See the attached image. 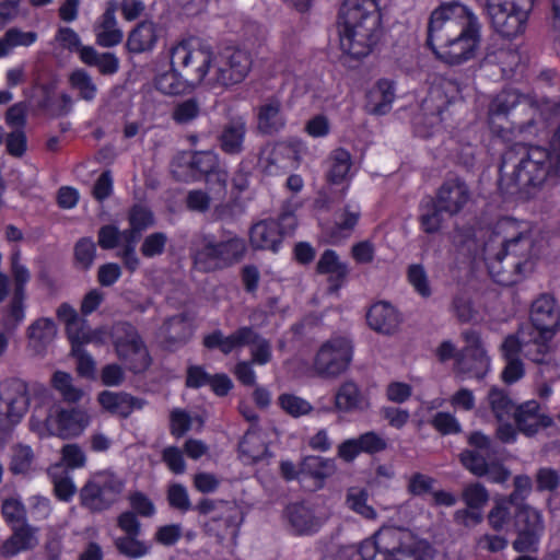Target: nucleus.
I'll list each match as a JSON object with an SVG mask.
<instances>
[{
	"instance_id": "obj_1",
	"label": "nucleus",
	"mask_w": 560,
	"mask_h": 560,
	"mask_svg": "<svg viewBox=\"0 0 560 560\" xmlns=\"http://www.w3.org/2000/svg\"><path fill=\"white\" fill-rule=\"evenodd\" d=\"M534 241L526 226L512 218H503L483 246L490 275L503 285L515 283L532 271Z\"/></svg>"
},
{
	"instance_id": "obj_2",
	"label": "nucleus",
	"mask_w": 560,
	"mask_h": 560,
	"mask_svg": "<svg viewBox=\"0 0 560 560\" xmlns=\"http://www.w3.org/2000/svg\"><path fill=\"white\" fill-rule=\"evenodd\" d=\"M499 186L506 192L524 191L560 179V159L540 145L514 143L502 154Z\"/></svg>"
},
{
	"instance_id": "obj_3",
	"label": "nucleus",
	"mask_w": 560,
	"mask_h": 560,
	"mask_svg": "<svg viewBox=\"0 0 560 560\" xmlns=\"http://www.w3.org/2000/svg\"><path fill=\"white\" fill-rule=\"evenodd\" d=\"M435 549L425 539L416 537L401 527L386 526L378 529L359 547L338 548L336 560H434Z\"/></svg>"
},
{
	"instance_id": "obj_4",
	"label": "nucleus",
	"mask_w": 560,
	"mask_h": 560,
	"mask_svg": "<svg viewBox=\"0 0 560 560\" xmlns=\"http://www.w3.org/2000/svg\"><path fill=\"white\" fill-rule=\"evenodd\" d=\"M339 18L342 23V51L355 59L366 57L381 36V14L376 1L345 0Z\"/></svg>"
},
{
	"instance_id": "obj_5",
	"label": "nucleus",
	"mask_w": 560,
	"mask_h": 560,
	"mask_svg": "<svg viewBox=\"0 0 560 560\" xmlns=\"http://www.w3.org/2000/svg\"><path fill=\"white\" fill-rule=\"evenodd\" d=\"M489 122L511 117V124L520 132H533L540 116L538 101L532 95L520 94L515 90H503L491 101L488 110Z\"/></svg>"
},
{
	"instance_id": "obj_6",
	"label": "nucleus",
	"mask_w": 560,
	"mask_h": 560,
	"mask_svg": "<svg viewBox=\"0 0 560 560\" xmlns=\"http://www.w3.org/2000/svg\"><path fill=\"white\" fill-rule=\"evenodd\" d=\"M479 22L478 16L459 2L442 3L431 13L427 44L432 49Z\"/></svg>"
},
{
	"instance_id": "obj_7",
	"label": "nucleus",
	"mask_w": 560,
	"mask_h": 560,
	"mask_svg": "<svg viewBox=\"0 0 560 560\" xmlns=\"http://www.w3.org/2000/svg\"><path fill=\"white\" fill-rule=\"evenodd\" d=\"M203 346L208 349H219L223 354L250 346V362L265 365L271 361V343L261 337L253 327L243 326L229 336L220 329L205 336Z\"/></svg>"
},
{
	"instance_id": "obj_8",
	"label": "nucleus",
	"mask_w": 560,
	"mask_h": 560,
	"mask_svg": "<svg viewBox=\"0 0 560 560\" xmlns=\"http://www.w3.org/2000/svg\"><path fill=\"white\" fill-rule=\"evenodd\" d=\"M171 66L179 69L189 79L191 85L200 84L213 72L214 55L208 45H192L182 42L170 50Z\"/></svg>"
},
{
	"instance_id": "obj_9",
	"label": "nucleus",
	"mask_w": 560,
	"mask_h": 560,
	"mask_svg": "<svg viewBox=\"0 0 560 560\" xmlns=\"http://www.w3.org/2000/svg\"><path fill=\"white\" fill-rule=\"evenodd\" d=\"M124 488V480L115 472L97 471L81 488V504L92 512L105 511L118 501Z\"/></svg>"
},
{
	"instance_id": "obj_10",
	"label": "nucleus",
	"mask_w": 560,
	"mask_h": 560,
	"mask_svg": "<svg viewBox=\"0 0 560 560\" xmlns=\"http://www.w3.org/2000/svg\"><path fill=\"white\" fill-rule=\"evenodd\" d=\"M253 66V59L248 51L226 47L214 56L213 72L208 80L211 85L231 88L242 83Z\"/></svg>"
},
{
	"instance_id": "obj_11",
	"label": "nucleus",
	"mask_w": 560,
	"mask_h": 560,
	"mask_svg": "<svg viewBox=\"0 0 560 560\" xmlns=\"http://www.w3.org/2000/svg\"><path fill=\"white\" fill-rule=\"evenodd\" d=\"M113 340L118 358L133 373H141L150 365L148 349L135 326L117 323L113 328Z\"/></svg>"
},
{
	"instance_id": "obj_12",
	"label": "nucleus",
	"mask_w": 560,
	"mask_h": 560,
	"mask_svg": "<svg viewBox=\"0 0 560 560\" xmlns=\"http://www.w3.org/2000/svg\"><path fill=\"white\" fill-rule=\"evenodd\" d=\"M513 527L516 538L513 549L517 552H535L545 533L542 513L529 504H520L513 513Z\"/></svg>"
},
{
	"instance_id": "obj_13",
	"label": "nucleus",
	"mask_w": 560,
	"mask_h": 560,
	"mask_svg": "<svg viewBox=\"0 0 560 560\" xmlns=\"http://www.w3.org/2000/svg\"><path fill=\"white\" fill-rule=\"evenodd\" d=\"M352 355V342L345 337H334L322 345L313 366L319 376L335 378L347 371Z\"/></svg>"
},
{
	"instance_id": "obj_14",
	"label": "nucleus",
	"mask_w": 560,
	"mask_h": 560,
	"mask_svg": "<svg viewBox=\"0 0 560 560\" xmlns=\"http://www.w3.org/2000/svg\"><path fill=\"white\" fill-rule=\"evenodd\" d=\"M30 407L27 385L18 378L0 386V431H8L24 418Z\"/></svg>"
},
{
	"instance_id": "obj_15",
	"label": "nucleus",
	"mask_w": 560,
	"mask_h": 560,
	"mask_svg": "<svg viewBox=\"0 0 560 560\" xmlns=\"http://www.w3.org/2000/svg\"><path fill=\"white\" fill-rule=\"evenodd\" d=\"M481 42V23L478 22L463 32L456 38H450L440 45H435L432 51L443 62L450 66L462 65L472 58Z\"/></svg>"
},
{
	"instance_id": "obj_16",
	"label": "nucleus",
	"mask_w": 560,
	"mask_h": 560,
	"mask_svg": "<svg viewBox=\"0 0 560 560\" xmlns=\"http://www.w3.org/2000/svg\"><path fill=\"white\" fill-rule=\"evenodd\" d=\"M465 347L458 351L456 370L469 377L481 380L490 369V358L483 348L480 334L474 329L462 332Z\"/></svg>"
},
{
	"instance_id": "obj_17",
	"label": "nucleus",
	"mask_w": 560,
	"mask_h": 560,
	"mask_svg": "<svg viewBox=\"0 0 560 560\" xmlns=\"http://www.w3.org/2000/svg\"><path fill=\"white\" fill-rule=\"evenodd\" d=\"M506 337H513L517 341L518 354L523 353L526 359L536 364L558 368L559 364L549 345L552 338L542 336V331L521 327L515 334Z\"/></svg>"
},
{
	"instance_id": "obj_18",
	"label": "nucleus",
	"mask_w": 560,
	"mask_h": 560,
	"mask_svg": "<svg viewBox=\"0 0 560 560\" xmlns=\"http://www.w3.org/2000/svg\"><path fill=\"white\" fill-rule=\"evenodd\" d=\"M534 3L487 11L491 27L501 37L512 39L522 35Z\"/></svg>"
},
{
	"instance_id": "obj_19",
	"label": "nucleus",
	"mask_w": 560,
	"mask_h": 560,
	"mask_svg": "<svg viewBox=\"0 0 560 560\" xmlns=\"http://www.w3.org/2000/svg\"><path fill=\"white\" fill-rule=\"evenodd\" d=\"M89 416L77 408L65 409L54 405L45 418L47 430L60 438L79 435L89 424Z\"/></svg>"
},
{
	"instance_id": "obj_20",
	"label": "nucleus",
	"mask_w": 560,
	"mask_h": 560,
	"mask_svg": "<svg viewBox=\"0 0 560 560\" xmlns=\"http://www.w3.org/2000/svg\"><path fill=\"white\" fill-rule=\"evenodd\" d=\"M468 444L472 448L464 450L459 454V460L471 474L483 477L488 460L495 454L492 442L489 436L477 431L469 434Z\"/></svg>"
},
{
	"instance_id": "obj_21",
	"label": "nucleus",
	"mask_w": 560,
	"mask_h": 560,
	"mask_svg": "<svg viewBox=\"0 0 560 560\" xmlns=\"http://www.w3.org/2000/svg\"><path fill=\"white\" fill-rule=\"evenodd\" d=\"M471 199L467 183L459 177H451L443 182L435 194V202L444 213L453 217L464 210Z\"/></svg>"
},
{
	"instance_id": "obj_22",
	"label": "nucleus",
	"mask_w": 560,
	"mask_h": 560,
	"mask_svg": "<svg viewBox=\"0 0 560 560\" xmlns=\"http://www.w3.org/2000/svg\"><path fill=\"white\" fill-rule=\"evenodd\" d=\"M530 325L523 328H533L542 331L547 338H552L560 324V311L556 305V300L551 294L542 293L533 303L530 307Z\"/></svg>"
},
{
	"instance_id": "obj_23",
	"label": "nucleus",
	"mask_w": 560,
	"mask_h": 560,
	"mask_svg": "<svg viewBox=\"0 0 560 560\" xmlns=\"http://www.w3.org/2000/svg\"><path fill=\"white\" fill-rule=\"evenodd\" d=\"M257 130L265 136H275L285 128L287 117L282 101L277 96L267 97L257 107Z\"/></svg>"
},
{
	"instance_id": "obj_24",
	"label": "nucleus",
	"mask_w": 560,
	"mask_h": 560,
	"mask_svg": "<svg viewBox=\"0 0 560 560\" xmlns=\"http://www.w3.org/2000/svg\"><path fill=\"white\" fill-rule=\"evenodd\" d=\"M513 418L518 431L527 436H533L540 429L553 424L552 418L540 411V405L536 400H528L517 406Z\"/></svg>"
},
{
	"instance_id": "obj_25",
	"label": "nucleus",
	"mask_w": 560,
	"mask_h": 560,
	"mask_svg": "<svg viewBox=\"0 0 560 560\" xmlns=\"http://www.w3.org/2000/svg\"><path fill=\"white\" fill-rule=\"evenodd\" d=\"M190 256L195 268L199 271L211 272L223 269L213 235L197 236L191 242Z\"/></svg>"
},
{
	"instance_id": "obj_26",
	"label": "nucleus",
	"mask_w": 560,
	"mask_h": 560,
	"mask_svg": "<svg viewBox=\"0 0 560 560\" xmlns=\"http://www.w3.org/2000/svg\"><path fill=\"white\" fill-rule=\"evenodd\" d=\"M283 517L294 535H313L319 530L323 520L304 503H291L283 511Z\"/></svg>"
},
{
	"instance_id": "obj_27",
	"label": "nucleus",
	"mask_w": 560,
	"mask_h": 560,
	"mask_svg": "<svg viewBox=\"0 0 560 560\" xmlns=\"http://www.w3.org/2000/svg\"><path fill=\"white\" fill-rule=\"evenodd\" d=\"M27 349L36 357H44L57 336V325L50 317L33 320L25 331Z\"/></svg>"
},
{
	"instance_id": "obj_28",
	"label": "nucleus",
	"mask_w": 560,
	"mask_h": 560,
	"mask_svg": "<svg viewBox=\"0 0 560 560\" xmlns=\"http://www.w3.org/2000/svg\"><path fill=\"white\" fill-rule=\"evenodd\" d=\"M371 406L370 397L353 380L345 381L335 394V407L341 412L364 411Z\"/></svg>"
},
{
	"instance_id": "obj_29",
	"label": "nucleus",
	"mask_w": 560,
	"mask_h": 560,
	"mask_svg": "<svg viewBox=\"0 0 560 560\" xmlns=\"http://www.w3.org/2000/svg\"><path fill=\"white\" fill-rule=\"evenodd\" d=\"M161 336L167 349H177L191 338L192 319L186 313L167 318L161 327Z\"/></svg>"
},
{
	"instance_id": "obj_30",
	"label": "nucleus",
	"mask_w": 560,
	"mask_h": 560,
	"mask_svg": "<svg viewBox=\"0 0 560 560\" xmlns=\"http://www.w3.org/2000/svg\"><path fill=\"white\" fill-rule=\"evenodd\" d=\"M102 408L120 418H128L135 410L142 409L144 401L126 392L103 390L97 396Z\"/></svg>"
},
{
	"instance_id": "obj_31",
	"label": "nucleus",
	"mask_w": 560,
	"mask_h": 560,
	"mask_svg": "<svg viewBox=\"0 0 560 560\" xmlns=\"http://www.w3.org/2000/svg\"><path fill=\"white\" fill-rule=\"evenodd\" d=\"M316 271L320 275L328 276V291L335 293L346 282L349 268L346 262L340 260V257L335 250L326 249L317 261Z\"/></svg>"
},
{
	"instance_id": "obj_32",
	"label": "nucleus",
	"mask_w": 560,
	"mask_h": 560,
	"mask_svg": "<svg viewBox=\"0 0 560 560\" xmlns=\"http://www.w3.org/2000/svg\"><path fill=\"white\" fill-rule=\"evenodd\" d=\"M366 320L373 330L384 335H393L397 331L401 317L392 304L381 301L370 307Z\"/></svg>"
},
{
	"instance_id": "obj_33",
	"label": "nucleus",
	"mask_w": 560,
	"mask_h": 560,
	"mask_svg": "<svg viewBox=\"0 0 560 560\" xmlns=\"http://www.w3.org/2000/svg\"><path fill=\"white\" fill-rule=\"evenodd\" d=\"M500 353L505 362L501 378L503 383L511 385L525 375L524 363L518 354V343L513 337H505L500 346Z\"/></svg>"
},
{
	"instance_id": "obj_34",
	"label": "nucleus",
	"mask_w": 560,
	"mask_h": 560,
	"mask_svg": "<svg viewBox=\"0 0 560 560\" xmlns=\"http://www.w3.org/2000/svg\"><path fill=\"white\" fill-rule=\"evenodd\" d=\"M96 44L104 48H110L122 42L124 33L118 27L115 9L107 8L94 25Z\"/></svg>"
},
{
	"instance_id": "obj_35",
	"label": "nucleus",
	"mask_w": 560,
	"mask_h": 560,
	"mask_svg": "<svg viewBox=\"0 0 560 560\" xmlns=\"http://www.w3.org/2000/svg\"><path fill=\"white\" fill-rule=\"evenodd\" d=\"M12 535L2 544L0 553L2 557H13L21 551L34 548L37 545L36 529L26 522L11 526Z\"/></svg>"
},
{
	"instance_id": "obj_36",
	"label": "nucleus",
	"mask_w": 560,
	"mask_h": 560,
	"mask_svg": "<svg viewBox=\"0 0 560 560\" xmlns=\"http://www.w3.org/2000/svg\"><path fill=\"white\" fill-rule=\"evenodd\" d=\"M249 240L256 249L278 250L281 243L279 224L273 219H267L254 224L249 232Z\"/></svg>"
},
{
	"instance_id": "obj_37",
	"label": "nucleus",
	"mask_w": 560,
	"mask_h": 560,
	"mask_svg": "<svg viewBox=\"0 0 560 560\" xmlns=\"http://www.w3.org/2000/svg\"><path fill=\"white\" fill-rule=\"evenodd\" d=\"M395 97L394 81L380 79L368 94V110L373 115H385L392 109Z\"/></svg>"
},
{
	"instance_id": "obj_38",
	"label": "nucleus",
	"mask_w": 560,
	"mask_h": 560,
	"mask_svg": "<svg viewBox=\"0 0 560 560\" xmlns=\"http://www.w3.org/2000/svg\"><path fill=\"white\" fill-rule=\"evenodd\" d=\"M246 135V122L238 117L224 125L219 142L221 149L228 154H238L243 150V142Z\"/></svg>"
},
{
	"instance_id": "obj_39",
	"label": "nucleus",
	"mask_w": 560,
	"mask_h": 560,
	"mask_svg": "<svg viewBox=\"0 0 560 560\" xmlns=\"http://www.w3.org/2000/svg\"><path fill=\"white\" fill-rule=\"evenodd\" d=\"M486 407L498 422H504L510 421L517 406L504 389L492 386L486 397Z\"/></svg>"
},
{
	"instance_id": "obj_40",
	"label": "nucleus",
	"mask_w": 560,
	"mask_h": 560,
	"mask_svg": "<svg viewBox=\"0 0 560 560\" xmlns=\"http://www.w3.org/2000/svg\"><path fill=\"white\" fill-rule=\"evenodd\" d=\"M80 59L90 67H96L103 75H113L119 70V59L113 52H98L92 46L80 49Z\"/></svg>"
},
{
	"instance_id": "obj_41",
	"label": "nucleus",
	"mask_w": 560,
	"mask_h": 560,
	"mask_svg": "<svg viewBox=\"0 0 560 560\" xmlns=\"http://www.w3.org/2000/svg\"><path fill=\"white\" fill-rule=\"evenodd\" d=\"M156 38L154 23L142 21L129 33L126 45L130 52L140 54L151 50L156 43Z\"/></svg>"
},
{
	"instance_id": "obj_42",
	"label": "nucleus",
	"mask_w": 560,
	"mask_h": 560,
	"mask_svg": "<svg viewBox=\"0 0 560 560\" xmlns=\"http://www.w3.org/2000/svg\"><path fill=\"white\" fill-rule=\"evenodd\" d=\"M68 83L77 93L79 100L92 103L95 101L98 88L92 75L82 68L73 70L68 77Z\"/></svg>"
},
{
	"instance_id": "obj_43",
	"label": "nucleus",
	"mask_w": 560,
	"mask_h": 560,
	"mask_svg": "<svg viewBox=\"0 0 560 560\" xmlns=\"http://www.w3.org/2000/svg\"><path fill=\"white\" fill-rule=\"evenodd\" d=\"M196 510L203 515L212 512H225L226 528H234L240 522H242L240 509L232 502L202 499L197 504Z\"/></svg>"
},
{
	"instance_id": "obj_44",
	"label": "nucleus",
	"mask_w": 560,
	"mask_h": 560,
	"mask_svg": "<svg viewBox=\"0 0 560 560\" xmlns=\"http://www.w3.org/2000/svg\"><path fill=\"white\" fill-rule=\"evenodd\" d=\"M191 82L186 78L179 69L171 66V70L156 77L155 88L166 95H176L184 93Z\"/></svg>"
},
{
	"instance_id": "obj_45",
	"label": "nucleus",
	"mask_w": 560,
	"mask_h": 560,
	"mask_svg": "<svg viewBox=\"0 0 560 560\" xmlns=\"http://www.w3.org/2000/svg\"><path fill=\"white\" fill-rule=\"evenodd\" d=\"M187 167L191 171V179L199 180L201 177H206L217 171L220 166L217 154L211 151H200L190 154Z\"/></svg>"
},
{
	"instance_id": "obj_46",
	"label": "nucleus",
	"mask_w": 560,
	"mask_h": 560,
	"mask_svg": "<svg viewBox=\"0 0 560 560\" xmlns=\"http://www.w3.org/2000/svg\"><path fill=\"white\" fill-rule=\"evenodd\" d=\"M217 248L224 269L243 258L246 252V243L244 238L233 236L226 241L217 242Z\"/></svg>"
},
{
	"instance_id": "obj_47",
	"label": "nucleus",
	"mask_w": 560,
	"mask_h": 560,
	"mask_svg": "<svg viewBox=\"0 0 560 560\" xmlns=\"http://www.w3.org/2000/svg\"><path fill=\"white\" fill-rule=\"evenodd\" d=\"M114 546L118 552L127 558L138 559L151 551V545L140 540L139 536L124 535L114 539Z\"/></svg>"
},
{
	"instance_id": "obj_48",
	"label": "nucleus",
	"mask_w": 560,
	"mask_h": 560,
	"mask_svg": "<svg viewBox=\"0 0 560 560\" xmlns=\"http://www.w3.org/2000/svg\"><path fill=\"white\" fill-rule=\"evenodd\" d=\"M26 295L13 294L3 312L1 325L7 331H14L25 318Z\"/></svg>"
},
{
	"instance_id": "obj_49",
	"label": "nucleus",
	"mask_w": 560,
	"mask_h": 560,
	"mask_svg": "<svg viewBox=\"0 0 560 560\" xmlns=\"http://www.w3.org/2000/svg\"><path fill=\"white\" fill-rule=\"evenodd\" d=\"M329 163L328 180L334 184L340 183L350 171L351 155L346 149L338 148L331 152Z\"/></svg>"
},
{
	"instance_id": "obj_50",
	"label": "nucleus",
	"mask_w": 560,
	"mask_h": 560,
	"mask_svg": "<svg viewBox=\"0 0 560 560\" xmlns=\"http://www.w3.org/2000/svg\"><path fill=\"white\" fill-rule=\"evenodd\" d=\"M37 40L36 32H23L18 27L9 28L0 38V57L7 56L13 47H28Z\"/></svg>"
},
{
	"instance_id": "obj_51",
	"label": "nucleus",
	"mask_w": 560,
	"mask_h": 560,
	"mask_svg": "<svg viewBox=\"0 0 560 560\" xmlns=\"http://www.w3.org/2000/svg\"><path fill=\"white\" fill-rule=\"evenodd\" d=\"M51 384L68 402H78L83 396V392L73 385V378L67 372L56 371L51 377Z\"/></svg>"
},
{
	"instance_id": "obj_52",
	"label": "nucleus",
	"mask_w": 560,
	"mask_h": 560,
	"mask_svg": "<svg viewBox=\"0 0 560 560\" xmlns=\"http://www.w3.org/2000/svg\"><path fill=\"white\" fill-rule=\"evenodd\" d=\"M74 267L79 270H89L96 257V245L91 237L80 238L73 248Z\"/></svg>"
},
{
	"instance_id": "obj_53",
	"label": "nucleus",
	"mask_w": 560,
	"mask_h": 560,
	"mask_svg": "<svg viewBox=\"0 0 560 560\" xmlns=\"http://www.w3.org/2000/svg\"><path fill=\"white\" fill-rule=\"evenodd\" d=\"M509 500H498L487 515L489 526L495 532L504 530L513 520Z\"/></svg>"
},
{
	"instance_id": "obj_54",
	"label": "nucleus",
	"mask_w": 560,
	"mask_h": 560,
	"mask_svg": "<svg viewBox=\"0 0 560 560\" xmlns=\"http://www.w3.org/2000/svg\"><path fill=\"white\" fill-rule=\"evenodd\" d=\"M21 253L15 250L10 257V271L14 282L13 294L26 295V284L31 279V272L28 268L21 264Z\"/></svg>"
},
{
	"instance_id": "obj_55",
	"label": "nucleus",
	"mask_w": 560,
	"mask_h": 560,
	"mask_svg": "<svg viewBox=\"0 0 560 560\" xmlns=\"http://www.w3.org/2000/svg\"><path fill=\"white\" fill-rule=\"evenodd\" d=\"M442 213H444V210L440 209V206L435 201H429L423 206L419 217V222L423 232L428 234L439 232L443 221Z\"/></svg>"
},
{
	"instance_id": "obj_56",
	"label": "nucleus",
	"mask_w": 560,
	"mask_h": 560,
	"mask_svg": "<svg viewBox=\"0 0 560 560\" xmlns=\"http://www.w3.org/2000/svg\"><path fill=\"white\" fill-rule=\"evenodd\" d=\"M346 502L350 510L363 517L368 520H374L376 517L375 510L368 504V492L364 489H349Z\"/></svg>"
},
{
	"instance_id": "obj_57",
	"label": "nucleus",
	"mask_w": 560,
	"mask_h": 560,
	"mask_svg": "<svg viewBox=\"0 0 560 560\" xmlns=\"http://www.w3.org/2000/svg\"><path fill=\"white\" fill-rule=\"evenodd\" d=\"M200 103L191 97L177 103L172 110V119L177 125H187L200 115Z\"/></svg>"
},
{
	"instance_id": "obj_58",
	"label": "nucleus",
	"mask_w": 560,
	"mask_h": 560,
	"mask_svg": "<svg viewBox=\"0 0 560 560\" xmlns=\"http://www.w3.org/2000/svg\"><path fill=\"white\" fill-rule=\"evenodd\" d=\"M1 514L4 521L14 526L26 522V509L19 498H5L1 503Z\"/></svg>"
},
{
	"instance_id": "obj_59",
	"label": "nucleus",
	"mask_w": 560,
	"mask_h": 560,
	"mask_svg": "<svg viewBox=\"0 0 560 560\" xmlns=\"http://www.w3.org/2000/svg\"><path fill=\"white\" fill-rule=\"evenodd\" d=\"M278 402L282 410L294 418L306 416L313 410L312 405L307 400L293 394H281Z\"/></svg>"
},
{
	"instance_id": "obj_60",
	"label": "nucleus",
	"mask_w": 560,
	"mask_h": 560,
	"mask_svg": "<svg viewBox=\"0 0 560 560\" xmlns=\"http://www.w3.org/2000/svg\"><path fill=\"white\" fill-rule=\"evenodd\" d=\"M360 218L359 211H353L349 207H346L340 219L336 222L331 229L330 237L334 242L341 238H346L350 235L354 226L357 225Z\"/></svg>"
},
{
	"instance_id": "obj_61",
	"label": "nucleus",
	"mask_w": 560,
	"mask_h": 560,
	"mask_svg": "<svg viewBox=\"0 0 560 560\" xmlns=\"http://www.w3.org/2000/svg\"><path fill=\"white\" fill-rule=\"evenodd\" d=\"M302 470L315 478L324 479L334 474L335 463L319 456H310L303 460Z\"/></svg>"
},
{
	"instance_id": "obj_62",
	"label": "nucleus",
	"mask_w": 560,
	"mask_h": 560,
	"mask_svg": "<svg viewBox=\"0 0 560 560\" xmlns=\"http://www.w3.org/2000/svg\"><path fill=\"white\" fill-rule=\"evenodd\" d=\"M228 172L221 167L205 177L213 200L223 201L228 195Z\"/></svg>"
},
{
	"instance_id": "obj_63",
	"label": "nucleus",
	"mask_w": 560,
	"mask_h": 560,
	"mask_svg": "<svg viewBox=\"0 0 560 560\" xmlns=\"http://www.w3.org/2000/svg\"><path fill=\"white\" fill-rule=\"evenodd\" d=\"M66 332L71 342V349H73L74 346L82 347L84 343L92 340L91 327L88 320L81 316L66 327Z\"/></svg>"
},
{
	"instance_id": "obj_64",
	"label": "nucleus",
	"mask_w": 560,
	"mask_h": 560,
	"mask_svg": "<svg viewBox=\"0 0 560 560\" xmlns=\"http://www.w3.org/2000/svg\"><path fill=\"white\" fill-rule=\"evenodd\" d=\"M240 451L248 460L256 463L264 458L267 446L256 434L247 433L240 443Z\"/></svg>"
}]
</instances>
